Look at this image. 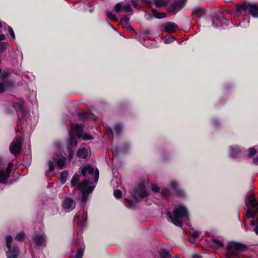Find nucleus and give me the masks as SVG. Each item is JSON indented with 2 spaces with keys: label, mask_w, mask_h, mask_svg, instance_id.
Wrapping results in <instances>:
<instances>
[{
  "label": "nucleus",
  "mask_w": 258,
  "mask_h": 258,
  "mask_svg": "<svg viewBox=\"0 0 258 258\" xmlns=\"http://www.w3.org/2000/svg\"><path fill=\"white\" fill-rule=\"evenodd\" d=\"M6 240L7 247L8 248V250L6 251L7 258H17L19 253V248L15 245H12V237L7 236Z\"/></svg>",
  "instance_id": "6"
},
{
  "label": "nucleus",
  "mask_w": 258,
  "mask_h": 258,
  "mask_svg": "<svg viewBox=\"0 0 258 258\" xmlns=\"http://www.w3.org/2000/svg\"><path fill=\"white\" fill-rule=\"evenodd\" d=\"M114 196L116 198L119 199L122 196V193L121 191L118 189H116L114 191Z\"/></svg>",
  "instance_id": "37"
},
{
  "label": "nucleus",
  "mask_w": 258,
  "mask_h": 258,
  "mask_svg": "<svg viewBox=\"0 0 258 258\" xmlns=\"http://www.w3.org/2000/svg\"><path fill=\"white\" fill-rule=\"evenodd\" d=\"M220 27L223 28H225V27L223 25H221Z\"/></svg>",
  "instance_id": "53"
},
{
  "label": "nucleus",
  "mask_w": 258,
  "mask_h": 258,
  "mask_svg": "<svg viewBox=\"0 0 258 258\" xmlns=\"http://www.w3.org/2000/svg\"><path fill=\"white\" fill-rule=\"evenodd\" d=\"M105 13L106 16L108 18H109L110 20L117 21V19L116 17L112 13L108 11H106Z\"/></svg>",
  "instance_id": "27"
},
{
  "label": "nucleus",
  "mask_w": 258,
  "mask_h": 258,
  "mask_svg": "<svg viewBox=\"0 0 258 258\" xmlns=\"http://www.w3.org/2000/svg\"><path fill=\"white\" fill-rule=\"evenodd\" d=\"M167 215L171 222L179 227L181 226L182 223L186 220L188 217L187 209L183 205L179 206L175 209L172 215L170 212H168Z\"/></svg>",
  "instance_id": "3"
},
{
  "label": "nucleus",
  "mask_w": 258,
  "mask_h": 258,
  "mask_svg": "<svg viewBox=\"0 0 258 258\" xmlns=\"http://www.w3.org/2000/svg\"><path fill=\"white\" fill-rule=\"evenodd\" d=\"M8 29L9 34H10L13 39L14 40L15 39V34L14 30H13L11 26H8Z\"/></svg>",
  "instance_id": "39"
},
{
  "label": "nucleus",
  "mask_w": 258,
  "mask_h": 258,
  "mask_svg": "<svg viewBox=\"0 0 258 258\" xmlns=\"http://www.w3.org/2000/svg\"><path fill=\"white\" fill-rule=\"evenodd\" d=\"M32 238L33 244L36 247L43 249L46 246L47 237L44 232L35 233Z\"/></svg>",
  "instance_id": "8"
},
{
  "label": "nucleus",
  "mask_w": 258,
  "mask_h": 258,
  "mask_svg": "<svg viewBox=\"0 0 258 258\" xmlns=\"http://www.w3.org/2000/svg\"><path fill=\"white\" fill-rule=\"evenodd\" d=\"M84 213V211H80V212H79V213L77 215V216L78 217V218L80 223L81 222V221L83 219V218L81 219L80 216H81V215L82 214H83Z\"/></svg>",
  "instance_id": "44"
},
{
  "label": "nucleus",
  "mask_w": 258,
  "mask_h": 258,
  "mask_svg": "<svg viewBox=\"0 0 258 258\" xmlns=\"http://www.w3.org/2000/svg\"><path fill=\"white\" fill-rule=\"evenodd\" d=\"M160 258H170L171 254L170 250L162 249L159 252Z\"/></svg>",
  "instance_id": "19"
},
{
  "label": "nucleus",
  "mask_w": 258,
  "mask_h": 258,
  "mask_svg": "<svg viewBox=\"0 0 258 258\" xmlns=\"http://www.w3.org/2000/svg\"><path fill=\"white\" fill-rule=\"evenodd\" d=\"M123 203L125 206L128 208H132L134 206L133 202L132 201H129L126 199L123 200Z\"/></svg>",
  "instance_id": "31"
},
{
  "label": "nucleus",
  "mask_w": 258,
  "mask_h": 258,
  "mask_svg": "<svg viewBox=\"0 0 258 258\" xmlns=\"http://www.w3.org/2000/svg\"><path fill=\"white\" fill-rule=\"evenodd\" d=\"M253 162L256 164H258V156L253 159Z\"/></svg>",
  "instance_id": "46"
},
{
  "label": "nucleus",
  "mask_w": 258,
  "mask_h": 258,
  "mask_svg": "<svg viewBox=\"0 0 258 258\" xmlns=\"http://www.w3.org/2000/svg\"><path fill=\"white\" fill-rule=\"evenodd\" d=\"M89 155V150L85 147L80 148L77 152L76 155L80 158H86Z\"/></svg>",
  "instance_id": "15"
},
{
  "label": "nucleus",
  "mask_w": 258,
  "mask_h": 258,
  "mask_svg": "<svg viewBox=\"0 0 258 258\" xmlns=\"http://www.w3.org/2000/svg\"><path fill=\"white\" fill-rule=\"evenodd\" d=\"M256 152H257V151L254 148H253V147L250 148L248 149V157H252L253 155H254L256 153Z\"/></svg>",
  "instance_id": "33"
},
{
  "label": "nucleus",
  "mask_w": 258,
  "mask_h": 258,
  "mask_svg": "<svg viewBox=\"0 0 258 258\" xmlns=\"http://www.w3.org/2000/svg\"><path fill=\"white\" fill-rule=\"evenodd\" d=\"M179 184L177 181L175 180H172L169 184L170 188L176 192L177 195L179 197H183L185 195V193L184 191L181 190H178Z\"/></svg>",
  "instance_id": "13"
},
{
  "label": "nucleus",
  "mask_w": 258,
  "mask_h": 258,
  "mask_svg": "<svg viewBox=\"0 0 258 258\" xmlns=\"http://www.w3.org/2000/svg\"><path fill=\"white\" fill-rule=\"evenodd\" d=\"M128 21L129 17L128 16H125L121 19L120 23L122 25H124L127 24Z\"/></svg>",
  "instance_id": "38"
},
{
  "label": "nucleus",
  "mask_w": 258,
  "mask_h": 258,
  "mask_svg": "<svg viewBox=\"0 0 258 258\" xmlns=\"http://www.w3.org/2000/svg\"><path fill=\"white\" fill-rule=\"evenodd\" d=\"M175 40V38L174 36H170L164 40V43L168 44L172 42Z\"/></svg>",
  "instance_id": "40"
},
{
  "label": "nucleus",
  "mask_w": 258,
  "mask_h": 258,
  "mask_svg": "<svg viewBox=\"0 0 258 258\" xmlns=\"http://www.w3.org/2000/svg\"><path fill=\"white\" fill-rule=\"evenodd\" d=\"M256 215V212L251 208L248 207L246 211V216L248 218H253Z\"/></svg>",
  "instance_id": "26"
},
{
  "label": "nucleus",
  "mask_w": 258,
  "mask_h": 258,
  "mask_svg": "<svg viewBox=\"0 0 258 258\" xmlns=\"http://www.w3.org/2000/svg\"><path fill=\"white\" fill-rule=\"evenodd\" d=\"M155 5L157 7H161L162 6H166L167 3L164 0H155Z\"/></svg>",
  "instance_id": "30"
},
{
  "label": "nucleus",
  "mask_w": 258,
  "mask_h": 258,
  "mask_svg": "<svg viewBox=\"0 0 258 258\" xmlns=\"http://www.w3.org/2000/svg\"><path fill=\"white\" fill-rule=\"evenodd\" d=\"M219 21H220V22H223V21H226L227 22V24L228 23H230V21L229 20H227L224 18H223L222 20H219L218 19H215L213 20V22H212V23H213V25L214 27H218V26L217 25V23Z\"/></svg>",
  "instance_id": "29"
},
{
  "label": "nucleus",
  "mask_w": 258,
  "mask_h": 258,
  "mask_svg": "<svg viewBox=\"0 0 258 258\" xmlns=\"http://www.w3.org/2000/svg\"><path fill=\"white\" fill-rule=\"evenodd\" d=\"M79 175L78 173H75L73 176L71 180V185L72 187H74L77 185L79 180Z\"/></svg>",
  "instance_id": "23"
},
{
  "label": "nucleus",
  "mask_w": 258,
  "mask_h": 258,
  "mask_svg": "<svg viewBox=\"0 0 258 258\" xmlns=\"http://www.w3.org/2000/svg\"><path fill=\"white\" fill-rule=\"evenodd\" d=\"M132 11V8L130 4H126L122 6V11L125 12H131Z\"/></svg>",
  "instance_id": "32"
},
{
  "label": "nucleus",
  "mask_w": 258,
  "mask_h": 258,
  "mask_svg": "<svg viewBox=\"0 0 258 258\" xmlns=\"http://www.w3.org/2000/svg\"><path fill=\"white\" fill-rule=\"evenodd\" d=\"M84 252V247L79 248L75 255H72L71 258H82Z\"/></svg>",
  "instance_id": "22"
},
{
  "label": "nucleus",
  "mask_w": 258,
  "mask_h": 258,
  "mask_svg": "<svg viewBox=\"0 0 258 258\" xmlns=\"http://www.w3.org/2000/svg\"><path fill=\"white\" fill-rule=\"evenodd\" d=\"M127 29L130 31H134V30L133 29V28L132 27H130V26L127 27Z\"/></svg>",
  "instance_id": "47"
},
{
  "label": "nucleus",
  "mask_w": 258,
  "mask_h": 258,
  "mask_svg": "<svg viewBox=\"0 0 258 258\" xmlns=\"http://www.w3.org/2000/svg\"><path fill=\"white\" fill-rule=\"evenodd\" d=\"M6 163L5 161L0 158V182L6 183L7 180L9 177L13 167V164L9 163L8 166L5 170L4 167Z\"/></svg>",
  "instance_id": "7"
},
{
  "label": "nucleus",
  "mask_w": 258,
  "mask_h": 258,
  "mask_svg": "<svg viewBox=\"0 0 258 258\" xmlns=\"http://www.w3.org/2000/svg\"><path fill=\"white\" fill-rule=\"evenodd\" d=\"M1 54H2V53H0V63H1V62H2V60H1Z\"/></svg>",
  "instance_id": "50"
},
{
  "label": "nucleus",
  "mask_w": 258,
  "mask_h": 258,
  "mask_svg": "<svg viewBox=\"0 0 258 258\" xmlns=\"http://www.w3.org/2000/svg\"><path fill=\"white\" fill-rule=\"evenodd\" d=\"M54 208H55V211H58V207H57V206H55L54 207Z\"/></svg>",
  "instance_id": "48"
},
{
  "label": "nucleus",
  "mask_w": 258,
  "mask_h": 258,
  "mask_svg": "<svg viewBox=\"0 0 258 258\" xmlns=\"http://www.w3.org/2000/svg\"><path fill=\"white\" fill-rule=\"evenodd\" d=\"M25 237V234L24 232H20L18 233L15 237V239L18 241H22Z\"/></svg>",
  "instance_id": "36"
},
{
  "label": "nucleus",
  "mask_w": 258,
  "mask_h": 258,
  "mask_svg": "<svg viewBox=\"0 0 258 258\" xmlns=\"http://www.w3.org/2000/svg\"><path fill=\"white\" fill-rule=\"evenodd\" d=\"M200 236V232L198 231L192 232L191 234V237L192 238L195 239L198 238Z\"/></svg>",
  "instance_id": "42"
},
{
  "label": "nucleus",
  "mask_w": 258,
  "mask_h": 258,
  "mask_svg": "<svg viewBox=\"0 0 258 258\" xmlns=\"http://www.w3.org/2000/svg\"><path fill=\"white\" fill-rule=\"evenodd\" d=\"M83 130V126L79 124H74L72 127L71 132L69 134V147L68 148L70 160H72L74 157V150L73 149V147H76L78 144L77 138L74 134H76L77 138L80 139L82 136Z\"/></svg>",
  "instance_id": "2"
},
{
  "label": "nucleus",
  "mask_w": 258,
  "mask_h": 258,
  "mask_svg": "<svg viewBox=\"0 0 258 258\" xmlns=\"http://www.w3.org/2000/svg\"><path fill=\"white\" fill-rule=\"evenodd\" d=\"M132 4H133L134 5H135V3H135V2H134V1H132Z\"/></svg>",
  "instance_id": "51"
},
{
  "label": "nucleus",
  "mask_w": 258,
  "mask_h": 258,
  "mask_svg": "<svg viewBox=\"0 0 258 258\" xmlns=\"http://www.w3.org/2000/svg\"><path fill=\"white\" fill-rule=\"evenodd\" d=\"M122 3L120 2L116 4L114 6V11L116 13H119V12L122 11Z\"/></svg>",
  "instance_id": "28"
},
{
  "label": "nucleus",
  "mask_w": 258,
  "mask_h": 258,
  "mask_svg": "<svg viewBox=\"0 0 258 258\" xmlns=\"http://www.w3.org/2000/svg\"><path fill=\"white\" fill-rule=\"evenodd\" d=\"M192 258H202V255L199 253H194L192 256Z\"/></svg>",
  "instance_id": "45"
},
{
  "label": "nucleus",
  "mask_w": 258,
  "mask_h": 258,
  "mask_svg": "<svg viewBox=\"0 0 258 258\" xmlns=\"http://www.w3.org/2000/svg\"><path fill=\"white\" fill-rule=\"evenodd\" d=\"M173 7H174V9H176V8H175V5H173Z\"/></svg>",
  "instance_id": "54"
},
{
  "label": "nucleus",
  "mask_w": 258,
  "mask_h": 258,
  "mask_svg": "<svg viewBox=\"0 0 258 258\" xmlns=\"http://www.w3.org/2000/svg\"><path fill=\"white\" fill-rule=\"evenodd\" d=\"M230 155L232 157H236L240 153V148L237 146H231L229 148Z\"/></svg>",
  "instance_id": "16"
},
{
  "label": "nucleus",
  "mask_w": 258,
  "mask_h": 258,
  "mask_svg": "<svg viewBox=\"0 0 258 258\" xmlns=\"http://www.w3.org/2000/svg\"><path fill=\"white\" fill-rule=\"evenodd\" d=\"M256 210L258 211V206H257V207H256Z\"/></svg>",
  "instance_id": "56"
},
{
  "label": "nucleus",
  "mask_w": 258,
  "mask_h": 258,
  "mask_svg": "<svg viewBox=\"0 0 258 258\" xmlns=\"http://www.w3.org/2000/svg\"><path fill=\"white\" fill-rule=\"evenodd\" d=\"M2 73V70L0 69V74H1Z\"/></svg>",
  "instance_id": "55"
},
{
  "label": "nucleus",
  "mask_w": 258,
  "mask_h": 258,
  "mask_svg": "<svg viewBox=\"0 0 258 258\" xmlns=\"http://www.w3.org/2000/svg\"><path fill=\"white\" fill-rule=\"evenodd\" d=\"M66 158L64 157H60L59 158H54L52 160L48 161L47 164L49 167V171H52L54 169V163L56 164L57 167L59 169H62L65 167Z\"/></svg>",
  "instance_id": "9"
},
{
  "label": "nucleus",
  "mask_w": 258,
  "mask_h": 258,
  "mask_svg": "<svg viewBox=\"0 0 258 258\" xmlns=\"http://www.w3.org/2000/svg\"><path fill=\"white\" fill-rule=\"evenodd\" d=\"M148 196V193L144 185L142 184L136 189V194L134 197L137 198H144Z\"/></svg>",
  "instance_id": "12"
},
{
  "label": "nucleus",
  "mask_w": 258,
  "mask_h": 258,
  "mask_svg": "<svg viewBox=\"0 0 258 258\" xmlns=\"http://www.w3.org/2000/svg\"><path fill=\"white\" fill-rule=\"evenodd\" d=\"M190 242H192V243L194 242V240H192V239H190Z\"/></svg>",
  "instance_id": "52"
},
{
  "label": "nucleus",
  "mask_w": 258,
  "mask_h": 258,
  "mask_svg": "<svg viewBox=\"0 0 258 258\" xmlns=\"http://www.w3.org/2000/svg\"><path fill=\"white\" fill-rule=\"evenodd\" d=\"M22 142L19 138H17L10 146V151L14 155L19 154L21 150Z\"/></svg>",
  "instance_id": "10"
},
{
  "label": "nucleus",
  "mask_w": 258,
  "mask_h": 258,
  "mask_svg": "<svg viewBox=\"0 0 258 258\" xmlns=\"http://www.w3.org/2000/svg\"><path fill=\"white\" fill-rule=\"evenodd\" d=\"M76 203L74 200L69 197L64 198L62 203V208L67 212H70L75 209Z\"/></svg>",
  "instance_id": "11"
},
{
  "label": "nucleus",
  "mask_w": 258,
  "mask_h": 258,
  "mask_svg": "<svg viewBox=\"0 0 258 258\" xmlns=\"http://www.w3.org/2000/svg\"><path fill=\"white\" fill-rule=\"evenodd\" d=\"M68 176V172L67 170H63L60 173V180L62 184L66 182Z\"/></svg>",
  "instance_id": "20"
},
{
  "label": "nucleus",
  "mask_w": 258,
  "mask_h": 258,
  "mask_svg": "<svg viewBox=\"0 0 258 258\" xmlns=\"http://www.w3.org/2000/svg\"><path fill=\"white\" fill-rule=\"evenodd\" d=\"M7 49V43L4 42H0V53H3Z\"/></svg>",
  "instance_id": "35"
},
{
  "label": "nucleus",
  "mask_w": 258,
  "mask_h": 258,
  "mask_svg": "<svg viewBox=\"0 0 258 258\" xmlns=\"http://www.w3.org/2000/svg\"><path fill=\"white\" fill-rule=\"evenodd\" d=\"M248 201L250 205L253 207L256 208L258 206V203L254 198V195L253 193H250L248 197Z\"/></svg>",
  "instance_id": "18"
},
{
  "label": "nucleus",
  "mask_w": 258,
  "mask_h": 258,
  "mask_svg": "<svg viewBox=\"0 0 258 258\" xmlns=\"http://www.w3.org/2000/svg\"><path fill=\"white\" fill-rule=\"evenodd\" d=\"M82 175L86 179L81 182L78 187L81 194V202L85 203L88 198L89 194L94 189L95 186L92 185L96 183L99 178V170L97 168L86 165L80 168Z\"/></svg>",
  "instance_id": "1"
},
{
  "label": "nucleus",
  "mask_w": 258,
  "mask_h": 258,
  "mask_svg": "<svg viewBox=\"0 0 258 258\" xmlns=\"http://www.w3.org/2000/svg\"><path fill=\"white\" fill-rule=\"evenodd\" d=\"M6 90V86L3 83L0 82V93L3 92Z\"/></svg>",
  "instance_id": "43"
},
{
  "label": "nucleus",
  "mask_w": 258,
  "mask_h": 258,
  "mask_svg": "<svg viewBox=\"0 0 258 258\" xmlns=\"http://www.w3.org/2000/svg\"><path fill=\"white\" fill-rule=\"evenodd\" d=\"M237 13L241 14L248 11L249 14L254 17H258V7L255 4L244 3L236 6Z\"/></svg>",
  "instance_id": "5"
},
{
  "label": "nucleus",
  "mask_w": 258,
  "mask_h": 258,
  "mask_svg": "<svg viewBox=\"0 0 258 258\" xmlns=\"http://www.w3.org/2000/svg\"><path fill=\"white\" fill-rule=\"evenodd\" d=\"M151 189L155 192H159L163 197H166L169 194V191L167 188H162L161 190L160 188L157 184H152Z\"/></svg>",
  "instance_id": "14"
},
{
  "label": "nucleus",
  "mask_w": 258,
  "mask_h": 258,
  "mask_svg": "<svg viewBox=\"0 0 258 258\" xmlns=\"http://www.w3.org/2000/svg\"><path fill=\"white\" fill-rule=\"evenodd\" d=\"M177 25L171 22H168L165 25L164 30L168 33H172L175 31L177 29Z\"/></svg>",
  "instance_id": "17"
},
{
  "label": "nucleus",
  "mask_w": 258,
  "mask_h": 258,
  "mask_svg": "<svg viewBox=\"0 0 258 258\" xmlns=\"http://www.w3.org/2000/svg\"><path fill=\"white\" fill-rule=\"evenodd\" d=\"M153 16L158 19H162L166 17L167 14L165 13H158L155 10L153 11Z\"/></svg>",
  "instance_id": "24"
},
{
  "label": "nucleus",
  "mask_w": 258,
  "mask_h": 258,
  "mask_svg": "<svg viewBox=\"0 0 258 258\" xmlns=\"http://www.w3.org/2000/svg\"><path fill=\"white\" fill-rule=\"evenodd\" d=\"M250 224L252 226H255V228L254 229V231L258 235V221L256 222L253 220H251L250 222Z\"/></svg>",
  "instance_id": "34"
},
{
  "label": "nucleus",
  "mask_w": 258,
  "mask_h": 258,
  "mask_svg": "<svg viewBox=\"0 0 258 258\" xmlns=\"http://www.w3.org/2000/svg\"><path fill=\"white\" fill-rule=\"evenodd\" d=\"M226 258H240L239 255L246 249L244 245L240 243L230 242L226 247Z\"/></svg>",
  "instance_id": "4"
},
{
  "label": "nucleus",
  "mask_w": 258,
  "mask_h": 258,
  "mask_svg": "<svg viewBox=\"0 0 258 258\" xmlns=\"http://www.w3.org/2000/svg\"><path fill=\"white\" fill-rule=\"evenodd\" d=\"M186 1L187 0H180L181 2L183 3H185Z\"/></svg>",
  "instance_id": "49"
},
{
  "label": "nucleus",
  "mask_w": 258,
  "mask_h": 258,
  "mask_svg": "<svg viewBox=\"0 0 258 258\" xmlns=\"http://www.w3.org/2000/svg\"><path fill=\"white\" fill-rule=\"evenodd\" d=\"M211 245L216 248H218L220 247H222L224 246V244L223 242H220V241L214 239L212 240L211 242Z\"/></svg>",
  "instance_id": "21"
},
{
  "label": "nucleus",
  "mask_w": 258,
  "mask_h": 258,
  "mask_svg": "<svg viewBox=\"0 0 258 258\" xmlns=\"http://www.w3.org/2000/svg\"><path fill=\"white\" fill-rule=\"evenodd\" d=\"M81 138H82L84 140H90L93 138L90 135L87 134H85L83 136L82 135Z\"/></svg>",
  "instance_id": "41"
},
{
  "label": "nucleus",
  "mask_w": 258,
  "mask_h": 258,
  "mask_svg": "<svg viewBox=\"0 0 258 258\" xmlns=\"http://www.w3.org/2000/svg\"><path fill=\"white\" fill-rule=\"evenodd\" d=\"M122 128V126L120 124H116L115 125L113 129L112 130L113 135H117L121 131Z\"/></svg>",
  "instance_id": "25"
}]
</instances>
